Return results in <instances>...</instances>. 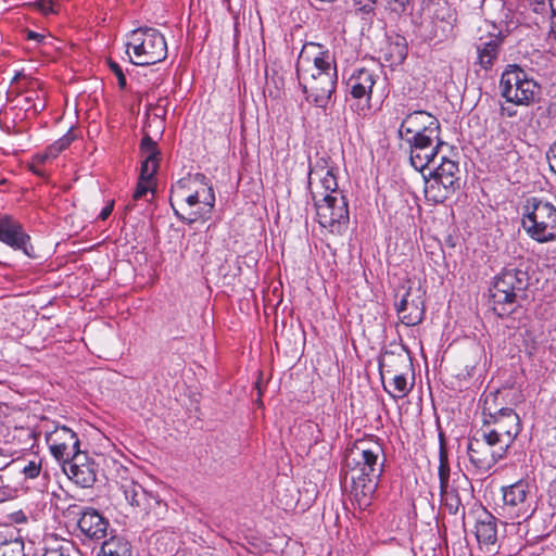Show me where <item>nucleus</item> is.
<instances>
[{
    "mask_svg": "<svg viewBox=\"0 0 556 556\" xmlns=\"http://www.w3.org/2000/svg\"><path fill=\"white\" fill-rule=\"evenodd\" d=\"M530 285L528 271L517 268H504L494 278L490 289L493 309L500 317L510 315L527 299Z\"/></svg>",
    "mask_w": 556,
    "mask_h": 556,
    "instance_id": "obj_1",
    "label": "nucleus"
},
{
    "mask_svg": "<svg viewBox=\"0 0 556 556\" xmlns=\"http://www.w3.org/2000/svg\"><path fill=\"white\" fill-rule=\"evenodd\" d=\"M320 182L327 193L316 204L317 222L331 233L342 235L350 220L348 199L339 188L337 176H323Z\"/></svg>",
    "mask_w": 556,
    "mask_h": 556,
    "instance_id": "obj_2",
    "label": "nucleus"
},
{
    "mask_svg": "<svg viewBox=\"0 0 556 556\" xmlns=\"http://www.w3.org/2000/svg\"><path fill=\"white\" fill-rule=\"evenodd\" d=\"M384 464L383 444L374 435L356 440L345 452V465L355 476L381 478Z\"/></svg>",
    "mask_w": 556,
    "mask_h": 556,
    "instance_id": "obj_3",
    "label": "nucleus"
},
{
    "mask_svg": "<svg viewBox=\"0 0 556 556\" xmlns=\"http://www.w3.org/2000/svg\"><path fill=\"white\" fill-rule=\"evenodd\" d=\"M126 46L131 63L137 66L153 65L167 56L165 37L153 27H138L131 30Z\"/></svg>",
    "mask_w": 556,
    "mask_h": 556,
    "instance_id": "obj_4",
    "label": "nucleus"
},
{
    "mask_svg": "<svg viewBox=\"0 0 556 556\" xmlns=\"http://www.w3.org/2000/svg\"><path fill=\"white\" fill-rule=\"evenodd\" d=\"M522 227L528 236L546 243L556 240V206L548 201L532 197L527 200Z\"/></svg>",
    "mask_w": 556,
    "mask_h": 556,
    "instance_id": "obj_5",
    "label": "nucleus"
},
{
    "mask_svg": "<svg viewBox=\"0 0 556 556\" xmlns=\"http://www.w3.org/2000/svg\"><path fill=\"white\" fill-rule=\"evenodd\" d=\"M500 90L507 102L521 106L534 104L541 94V86L516 64L502 73Z\"/></svg>",
    "mask_w": 556,
    "mask_h": 556,
    "instance_id": "obj_6",
    "label": "nucleus"
},
{
    "mask_svg": "<svg viewBox=\"0 0 556 556\" xmlns=\"http://www.w3.org/2000/svg\"><path fill=\"white\" fill-rule=\"evenodd\" d=\"M420 28L429 40L442 41L450 36L456 22V13L446 0H427L420 15Z\"/></svg>",
    "mask_w": 556,
    "mask_h": 556,
    "instance_id": "obj_7",
    "label": "nucleus"
},
{
    "mask_svg": "<svg viewBox=\"0 0 556 556\" xmlns=\"http://www.w3.org/2000/svg\"><path fill=\"white\" fill-rule=\"evenodd\" d=\"M299 83L306 96V100L318 108H326L336 91L338 72L337 67L320 72H312L298 76Z\"/></svg>",
    "mask_w": 556,
    "mask_h": 556,
    "instance_id": "obj_8",
    "label": "nucleus"
},
{
    "mask_svg": "<svg viewBox=\"0 0 556 556\" xmlns=\"http://www.w3.org/2000/svg\"><path fill=\"white\" fill-rule=\"evenodd\" d=\"M46 442L51 455L60 465H64L76 455L81 454L77 434L66 426H55L46 433Z\"/></svg>",
    "mask_w": 556,
    "mask_h": 556,
    "instance_id": "obj_9",
    "label": "nucleus"
},
{
    "mask_svg": "<svg viewBox=\"0 0 556 556\" xmlns=\"http://www.w3.org/2000/svg\"><path fill=\"white\" fill-rule=\"evenodd\" d=\"M0 242L29 258L36 257L30 236L23 224L12 215L0 213Z\"/></svg>",
    "mask_w": 556,
    "mask_h": 556,
    "instance_id": "obj_10",
    "label": "nucleus"
},
{
    "mask_svg": "<svg viewBox=\"0 0 556 556\" xmlns=\"http://www.w3.org/2000/svg\"><path fill=\"white\" fill-rule=\"evenodd\" d=\"M337 67L330 51L320 43L306 42L296 61V76Z\"/></svg>",
    "mask_w": 556,
    "mask_h": 556,
    "instance_id": "obj_11",
    "label": "nucleus"
},
{
    "mask_svg": "<svg viewBox=\"0 0 556 556\" xmlns=\"http://www.w3.org/2000/svg\"><path fill=\"white\" fill-rule=\"evenodd\" d=\"M483 426H493L501 435H510L514 441L522 429L520 417L515 409L492 407L488 399L483 407Z\"/></svg>",
    "mask_w": 556,
    "mask_h": 556,
    "instance_id": "obj_12",
    "label": "nucleus"
},
{
    "mask_svg": "<svg viewBox=\"0 0 556 556\" xmlns=\"http://www.w3.org/2000/svg\"><path fill=\"white\" fill-rule=\"evenodd\" d=\"M528 493V484L522 480L503 488L504 510L511 519H527L531 516L532 510L527 501Z\"/></svg>",
    "mask_w": 556,
    "mask_h": 556,
    "instance_id": "obj_13",
    "label": "nucleus"
},
{
    "mask_svg": "<svg viewBox=\"0 0 556 556\" xmlns=\"http://www.w3.org/2000/svg\"><path fill=\"white\" fill-rule=\"evenodd\" d=\"M62 468L64 473L81 488H91L97 480V464L90 460L85 452L62 465Z\"/></svg>",
    "mask_w": 556,
    "mask_h": 556,
    "instance_id": "obj_14",
    "label": "nucleus"
},
{
    "mask_svg": "<svg viewBox=\"0 0 556 556\" xmlns=\"http://www.w3.org/2000/svg\"><path fill=\"white\" fill-rule=\"evenodd\" d=\"M467 453L471 465L482 473L488 472L502 457L485 441L472 437L468 441Z\"/></svg>",
    "mask_w": 556,
    "mask_h": 556,
    "instance_id": "obj_15",
    "label": "nucleus"
},
{
    "mask_svg": "<svg viewBox=\"0 0 556 556\" xmlns=\"http://www.w3.org/2000/svg\"><path fill=\"white\" fill-rule=\"evenodd\" d=\"M77 526L80 532L90 540L99 541L106 536L109 520L94 508L79 509Z\"/></svg>",
    "mask_w": 556,
    "mask_h": 556,
    "instance_id": "obj_16",
    "label": "nucleus"
},
{
    "mask_svg": "<svg viewBox=\"0 0 556 556\" xmlns=\"http://www.w3.org/2000/svg\"><path fill=\"white\" fill-rule=\"evenodd\" d=\"M439 124L440 122L434 115L426 111H415L402 119L399 134L405 139L419 132L431 134L434 129H439Z\"/></svg>",
    "mask_w": 556,
    "mask_h": 556,
    "instance_id": "obj_17",
    "label": "nucleus"
},
{
    "mask_svg": "<svg viewBox=\"0 0 556 556\" xmlns=\"http://www.w3.org/2000/svg\"><path fill=\"white\" fill-rule=\"evenodd\" d=\"M377 78L378 75L372 70L365 67L355 70L346 83L351 97L356 100L365 99L369 109V101Z\"/></svg>",
    "mask_w": 556,
    "mask_h": 556,
    "instance_id": "obj_18",
    "label": "nucleus"
},
{
    "mask_svg": "<svg viewBox=\"0 0 556 556\" xmlns=\"http://www.w3.org/2000/svg\"><path fill=\"white\" fill-rule=\"evenodd\" d=\"M422 180L426 198L435 203L443 202L460 186L457 176H422Z\"/></svg>",
    "mask_w": 556,
    "mask_h": 556,
    "instance_id": "obj_19",
    "label": "nucleus"
},
{
    "mask_svg": "<svg viewBox=\"0 0 556 556\" xmlns=\"http://www.w3.org/2000/svg\"><path fill=\"white\" fill-rule=\"evenodd\" d=\"M497 519L489 511H483L476 521L475 535L479 548L485 553L494 551L497 542Z\"/></svg>",
    "mask_w": 556,
    "mask_h": 556,
    "instance_id": "obj_20",
    "label": "nucleus"
},
{
    "mask_svg": "<svg viewBox=\"0 0 556 556\" xmlns=\"http://www.w3.org/2000/svg\"><path fill=\"white\" fill-rule=\"evenodd\" d=\"M410 298L407 290L401 301L396 304V312L401 321L406 326L419 325L425 317V305L420 295Z\"/></svg>",
    "mask_w": 556,
    "mask_h": 556,
    "instance_id": "obj_21",
    "label": "nucleus"
},
{
    "mask_svg": "<svg viewBox=\"0 0 556 556\" xmlns=\"http://www.w3.org/2000/svg\"><path fill=\"white\" fill-rule=\"evenodd\" d=\"M21 102V109L33 116H37L46 109V92L38 79L29 78L27 80Z\"/></svg>",
    "mask_w": 556,
    "mask_h": 556,
    "instance_id": "obj_22",
    "label": "nucleus"
},
{
    "mask_svg": "<svg viewBox=\"0 0 556 556\" xmlns=\"http://www.w3.org/2000/svg\"><path fill=\"white\" fill-rule=\"evenodd\" d=\"M381 478L353 476L352 496L359 509L370 506Z\"/></svg>",
    "mask_w": 556,
    "mask_h": 556,
    "instance_id": "obj_23",
    "label": "nucleus"
},
{
    "mask_svg": "<svg viewBox=\"0 0 556 556\" xmlns=\"http://www.w3.org/2000/svg\"><path fill=\"white\" fill-rule=\"evenodd\" d=\"M76 138L77 136L74 130L68 129V131L63 137L50 144L43 152L36 154L33 157V162L30 163V169L33 170V174H41V170L35 167L45 165L46 163L55 159L62 151L67 149L72 142L76 140Z\"/></svg>",
    "mask_w": 556,
    "mask_h": 556,
    "instance_id": "obj_24",
    "label": "nucleus"
},
{
    "mask_svg": "<svg viewBox=\"0 0 556 556\" xmlns=\"http://www.w3.org/2000/svg\"><path fill=\"white\" fill-rule=\"evenodd\" d=\"M140 151L142 161L139 174H157L161 152L157 149L156 142L149 135H144L142 138Z\"/></svg>",
    "mask_w": 556,
    "mask_h": 556,
    "instance_id": "obj_25",
    "label": "nucleus"
},
{
    "mask_svg": "<svg viewBox=\"0 0 556 556\" xmlns=\"http://www.w3.org/2000/svg\"><path fill=\"white\" fill-rule=\"evenodd\" d=\"M381 59L388 63L389 66H397L404 62L407 56L406 39L400 35L394 38H389L383 47L380 49Z\"/></svg>",
    "mask_w": 556,
    "mask_h": 556,
    "instance_id": "obj_26",
    "label": "nucleus"
},
{
    "mask_svg": "<svg viewBox=\"0 0 556 556\" xmlns=\"http://www.w3.org/2000/svg\"><path fill=\"white\" fill-rule=\"evenodd\" d=\"M157 192L156 176H138V180L132 193V199L127 203L126 210L132 211L138 201L152 203Z\"/></svg>",
    "mask_w": 556,
    "mask_h": 556,
    "instance_id": "obj_27",
    "label": "nucleus"
},
{
    "mask_svg": "<svg viewBox=\"0 0 556 556\" xmlns=\"http://www.w3.org/2000/svg\"><path fill=\"white\" fill-rule=\"evenodd\" d=\"M291 137V122L288 117L281 119L280 116L273 123L269 135V144L273 151H286L289 148Z\"/></svg>",
    "mask_w": 556,
    "mask_h": 556,
    "instance_id": "obj_28",
    "label": "nucleus"
},
{
    "mask_svg": "<svg viewBox=\"0 0 556 556\" xmlns=\"http://www.w3.org/2000/svg\"><path fill=\"white\" fill-rule=\"evenodd\" d=\"M0 556H25L24 542L15 529L0 531Z\"/></svg>",
    "mask_w": 556,
    "mask_h": 556,
    "instance_id": "obj_29",
    "label": "nucleus"
},
{
    "mask_svg": "<svg viewBox=\"0 0 556 556\" xmlns=\"http://www.w3.org/2000/svg\"><path fill=\"white\" fill-rule=\"evenodd\" d=\"M501 43L502 40L494 37L477 47L478 63L482 68L488 70L493 66L494 61L497 59Z\"/></svg>",
    "mask_w": 556,
    "mask_h": 556,
    "instance_id": "obj_30",
    "label": "nucleus"
},
{
    "mask_svg": "<svg viewBox=\"0 0 556 556\" xmlns=\"http://www.w3.org/2000/svg\"><path fill=\"white\" fill-rule=\"evenodd\" d=\"M99 556H132L131 545L125 538L112 535L102 543Z\"/></svg>",
    "mask_w": 556,
    "mask_h": 556,
    "instance_id": "obj_31",
    "label": "nucleus"
},
{
    "mask_svg": "<svg viewBox=\"0 0 556 556\" xmlns=\"http://www.w3.org/2000/svg\"><path fill=\"white\" fill-rule=\"evenodd\" d=\"M440 132L441 127L439 129H434V131L430 132H419L414 136L407 137V141L409 142L410 149H425L430 151H435L438 146L441 144L440 141Z\"/></svg>",
    "mask_w": 556,
    "mask_h": 556,
    "instance_id": "obj_32",
    "label": "nucleus"
},
{
    "mask_svg": "<svg viewBox=\"0 0 556 556\" xmlns=\"http://www.w3.org/2000/svg\"><path fill=\"white\" fill-rule=\"evenodd\" d=\"M480 439L485 441V443H488V445L502 458L505 457L508 448L514 443V440L510 439V435H501L500 432L493 428L490 430H484Z\"/></svg>",
    "mask_w": 556,
    "mask_h": 556,
    "instance_id": "obj_33",
    "label": "nucleus"
},
{
    "mask_svg": "<svg viewBox=\"0 0 556 556\" xmlns=\"http://www.w3.org/2000/svg\"><path fill=\"white\" fill-rule=\"evenodd\" d=\"M440 501L448 514L457 515L462 509L463 517L465 516V507L462 505V500L456 489L450 488V485L440 489Z\"/></svg>",
    "mask_w": 556,
    "mask_h": 556,
    "instance_id": "obj_34",
    "label": "nucleus"
},
{
    "mask_svg": "<svg viewBox=\"0 0 556 556\" xmlns=\"http://www.w3.org/2000/svg\"><path fill=\"white\" fill-rule=\"evenodd\" d=\"M450 471H451V469H450V463H448V456H447V450H446L444 434L440 433L439 434V468H438L440 489H444L445 486H448Z\"/></svg>",
    "mask_w": 556,
    "mask_h": 556,
    "instance_id": "obj_35",
    "label": "nucleus"
},
{
    "mask_svg": "<svg viewBox=\"0 0 556 556\" xmlns=\"http://www.w3.org/2000/svg\"><path fill=\"white\" fill-rule=\"evenodd\" d=\"M437 156V151H430V150H416L410 149V164L412 166L417 170L422 173L430 163L434 162V159Z\"/></svg>",
    "mask_w": 556,
    "mask_h": 556,
    "instance_id": "obj_36",
    "label": "nucleus"
},
{
    "mask_svg": "<svg viewBox=\"0 0 556 556\" xmlns=\"http://www.w3.org/2000/svg\"><path fill=\"white\" fill-rule=\"evenodd\" d=\"M154 544L160 556H170L177 548L174 536L168 532L156 533Z\"/></svg>",
    "mask_w": 556,
    "mask_h": 556,
    "instance_id": "obj_37",
    "label": "nucleus"
},
{
    "mask_svg": "<svg viewBox=\"0 0 556 556\" xmlns=\"http://www.w3.org/2000/svg\"><path fill=\"white\" fill-rule=\"evenodd\" d=\"M392 390L388 389L383 383V389L393 397L402 399L409 392L406 377L403 374L394 375L391 382Z\"/></svg>",
    "mask_w": 556,
    "mask_h": 556,
    "instance_id": "obj_38",
    "label": "nucleus"
},
{
    "mask_svg": "<svg viewBox=\"0 0 556 556\" xmlns=\"http://www.w3.org/2000/svg\"><path fill=\"white\" fill-rule=\"evenodd\" d=\"M131 506L139 507L141 510L149 514L156 506H161V500L156 494L147 492V490L142 488V495H138L136 504Z\"/></svg>",
    "mask_w": 556,
    "mask_h": 556,
    "instance_id": "obj_39",
    "label": "nucleus"
},
{
    "mask_svg": "<svg viewBox=\"0 0 556 556\" xmlns=\"http://www.w3.org/2000/svg\"><path fill=\"white\" fill-rule=\"evenodd\" d=\"M142 488L141 484L130 479H124L121 483L124 497L130 505L136 504L138 495H142Z\"/></svg>",
    "mask_w": 556,
    "mask_h": 556,
    "instance_id": "obj_40",
    "label": "nucleus"
},
{
    "mask_svg": "<svg viewBox=\"0 0 556 556\" xmlns=\"http://www.w3.org/2000/svg\"><path fill=\"white\" fill-rule=\"evenodd\" d=\"M413 5V0H387L386 9L394 14L401 16Z\"/></svg>",
    "mask_w": 556,
    "mask_h": 556,
    "instance_id": "obj_41",
    "label": "nucleus"
},
{
    "mask_svg": "<svg viewBox=\"0 0 556 556\" xmlns=\"http://www.w3.org/2000/svg\"><path fill=\"white\" fill-rule=\"evenodd\" d=\"M458 172L457 162L442 156L440 164L431 169L429 174H456Z\"/></svg>",
    "mask_w": 556,
    "mask_h": 556,
    "instance_id": "obj_42",
    "label": "nucleus"
},
{
    "mask_svg": "<svg viewBox=\"0 0 556 556\" xmlns=\"http://www.w3.org/2000/svg\"><path fill=\"white\" fill-rule=\"evenodd\" d=\"M395 358L393 352L386 351L383 355L379 358L378 367L382 381L384 380L386 374H391L390 362Z\"/></svg>",
    "mask_w": 556,
    "mask_h": 556,
    "instance_id": "obj_43",
    "label": "nucleus"
},
{
    "mask_svg": "<svg viewBox=\"0 0 556 556\" xmlns=\"http://www.w3.org/2000/svg\"><path fill=\"white\" fill-rule=\"evenodd\" d=\"M106 63L109 65V68L111 70V72L114 73V75L116 76L117 81H118V87L121 89H125L127 81H126V76L123 72L122 66L116 61H114L112 59H108Z\"/></svg>",
    "mask_w": 556,
    "mask_h": 556,
    "instance_id": "obj_44",
    "label": "nucleus"
},
{
    "mask_svg": "<svg viewBox=\"0 0 556 556\" xmlns=\"http://www.w3.org/2000/svg\"><path fill=\"white\" fill-rule=\"evenodd\" d=\"M192 176H182L176 184L172 187V193L178 198L186 194V189L189 188Z\"/></svg>",
    "mask_w": 556,
    "mask_h": 556,
    "instance_id": "obj_45",
    "label": "nucleus"
},
{
    "mask_svg": "<svg viewBox=\"0 0 556 556\" xmlns=\"http://www.w3.org/2000/svg\"><path fill=\"white\" fill-rule=\"evenodd\" d=\"M41 471V460H29L28 464L23 468V472L26 478L35 479Z\"/></svg>",
    "mask_w": 556,
    "mask_h": 556,
    "instance_id": "obj_46",
    "label": "nucleus"
},
{
    "mask_svg": "<svg viewBox=\"0 0 556 556\" xmlns=\"http://www.w3.org/2000/svg\"><path fill=\"white\" fill-rule=\"evenodd\" d=\"M201 192V203L207 205L210 208L214 206L215 195L212 187L202 188Z\"/></svg>",
    "mask_w": 556,
    "mask_h": 556,
    "instance_id": "obj_47",
    "label": "nucleus"
},
{
    "mask_svg": "<svg viewBox=\"0 0 556 556\" xmlns=\"http://www.w3.org/2000/svg\"><path fill=\"white\" fill-rule=\"evenodd\" d=\"M548 8L551 11L549 37L556 40V0H549Z\"/></svg>",
    "mask_w": 556,
    "mask_h": 556,
    "instance_id": "obj_48",
    "label": "nucleus"
},
{
    "mask_svg": "<svg viewBox=\"0 0 556 556\" xmlns=\"http://www.w3.org/2000/svg\"><path fill=\"white\" fill-rule=\"evenodd\" d=\"M182 201H185L189 206H193L195 204L201 203V192L200 190H195L189 194H184L182 197H178Z\"/></svg>",
    "mask_w": 556,
    "mask_h": 556,
    "instance_id": "obj_49",
    "label": "nucleus"
},
{
    "mask_svg": "<svg viewBox=\"0 0 556 556\" xmlns=\"http://www.w3.org/2000/svg\"><path fill=\"white\" fill-rule=\"evenodd\" d=\"M378 0H353V2L359 7V10L369 13L374 10V5Z\"/></svg>",
    "mask_w": 556,
    "mask_h": 556,
    "instance_id": "obj_50",
    "label": "nucleus"
},
{
    "mask_svg": "<svg viewBox=\"0 0 556 556\" xmlns=\"http://www.w3.org/2000/svg\"><path fill=\"white\" fill-rule=\"evenodd\" d=\"M23 92L24 86H17L15 89L8 90L5 93V102L9 103L15 101L18 97L23 96Z\"/></svg>",
    "mask_w": 556,
    "mask_h": 556,
    "instance_id": "obj_51",
    "label": "nucleus"
},
{
    "mask_svg": "<svg viewBox=\"0 0 556 556\" xmlns=\"http://www.w3.org/2000/svg\"><path fill=\"white\" fill-rule=\"evenodd\" d=\"M36 7L39 11L47 15L53 12V3L52 0H39L36 2Z\"/></svg>",
    "mask_w": 556,
    "mask_h": 556,
    "instance_id": "obj_52",
    "label": "nucleus"
},
{
    "mask_svg": "<svg viewBox=\"0 0 556 556\" xmlns=\"http://www.w3.org/2000/svg\"><path fill=\"white\" fill-rule=\"evenodd\" d=\"M25 38L27 40L36 41L38 45L43 43L46 36L31 29L25 30Z\"/></svg>",
    "mask_w": 556,
    "mask_h": 556,
    "instance_id": "obj_53",
    "label": "nucleus"
},
{
    "mask_svg": "<svg viewBox=\"0 0 556 556\" xmlns=\"http://www.w3.org/2000/svg\"><path fill=\"white\" fill-rule=\"evenodd\" d=\"M547 160L549 169L553 174H556V142L549 148V151L547 153Z\"/></svg>",
    "mask_w": 556,
    "mask_h": 556,
    "instance_id": "obj_54",
    "label": "nucleus"
},
{
    "mask_svg": "<svg viewBox=\"0 0 556 556\" xmlns=\"http://www.w3.org/2000/svg\"><path fill=\"white\" fill-rule=\"evenodd\" d=\"M30 77H27L23 72H16L15 75L11 79V85L25 86L27 80Z\"/></svg>",
    "mask_w": 556,
    "mask_h": 556,
    "instance_id": "obj_55",
    "label": "nucleus"
},
{
    "mask_svg": "<svg viewBox=\"0 0 556 556\" xmlns=\"http://www.w3.org/2000/svg\"><path fill=\"white\" fill-rule=\"evenodd\" d=\"M113 207H114V201L112 200V201H110V202L108 203V205H105V206L102 208V211H101V212H100V214H99V219H101V220H105V219L111 215V213H112V211H113Z\"/></svg>",
    "mask_w": 556,
    "mask_h": 556,
    "instance_id": "obj_56",
    "label": "nucleus"
},
{
    "mask_svg": "<svg viewBox=\"0 0 556 556\" xmlns=\"http://www.w3.org/2000/svg\"><path fill=\"white\" fill-rule=\"evenodd\" d=\"M175 214H176V216H177L180 220H182V222H187L188 224H192V223H194V222L198 219V214H197V213H192V214H190V217H188V218H186L185 216L180 215V214L178 213V211H176V210H175Z\"/></svg>",
    "mask_w": 556,
    "mask_h": 556,
    "instance_id": "obj_57",
    "label": "nucleus"
},
{
    "mask_svg": "<svg viewBox=\"0 0 556 556\" xmlns=\"http://www.w3.org/2000/svg\"><path fill=\"white\" fill-rule=\"evenodd\" d=\"M517 111L511 108L502 106L501 108V115L505 117H514L516 116Z\"/></svg>",
    "mask_w": 556,
    "mask_h": 556,
    "instance_id": "obj_58",
    "label": "nucleus"
},
{
    "mask_svg": "<svg viewBox=\"0 0 556 556\" xmlns=\"http://www.w3.org/2000/svg\"><path fill=\"white\" fill-rule=\"evenodd\" d=\"M43 556H70L68 554L64 553L62 549H49L45 553Z\"/></svg>",
    "mask_w": 556,
    "mask_h": 556,
    "instance_id": "obj_59",
    "label": "nucleus"
},
{
    "mask_svg": "<svg viewBox=\"0 0 556 556\" xmlns=\"http://www.w3.org/2000/svg\"><path fill=\"white\" fill-rule=\"evenodd\" d=\"M546 8H547V4H546L544 1H542V2H536V3H535V7H534V11H535V12H538V11H544V10H546Z\"/></svg>",
    "mask_w": 556,
    "mask_h": 556,
    "instance_id": "obj_60",
    "label": "nucleus"
},
{
    "mask_svg": "<svg viewBox=\"0 0 556 556\" xmlns=\"http://www.w3.org/2000/svg\"><path fill=\"white\" fill-rule=\"evenodd\" d=\"M26 131V128L22 127V126H17V125H14L13 126V130H12V134L14 135H21L23 132Z\"/></svg>",
    "mask_w": 556,
    "mask_h": 556,
    "instance_id": "obj_61",
    "label": "nucleus"
},
{
    "mask_svg": "<svg viewBox=\"0 0 556 556\" xmlns=\"http://www.w3.org/2000/svg\"><path fill=\"white\" fill-rule=\"evenodd\" d=\"M202 556H214V555H213V554H211V553H205V554H204V555H202Z\"/></svg>",
    "mask_w": 556,
    "mask_h": 556,
    "instance_id": "obj_62",
    "label": "nucleus"
},
{
    "mask_svg": "<svg viewBox=\"0 0 556 556\" xmlns=\"http://www.w3.org/2000/svg\"><path fill=\"white\" fill-rule=\"evenodd\" d=\"M402 362H405V359L402 357V355L397 356Z\"/></svg>",
    "mask_w": 556,
    "mask_h": 556,
    "instance_id": "obj_63",
    "label": "nucleus"
},
{
    "mask_svg": "<svg viewBox=\"0 0 556 556\" xmlns=\"http://www.w3.org/2000/svg\"><path fill=\"white\" fill-rule=\"evenodd\" d=\"M326 174H327V175L332 174L331 169H328Z\"/></svg>",
    "mask_w": 556,
    "mask_h": 556,
    "instance_id": "obj_64",
    "label": "nucleus"
}]
</instances>
